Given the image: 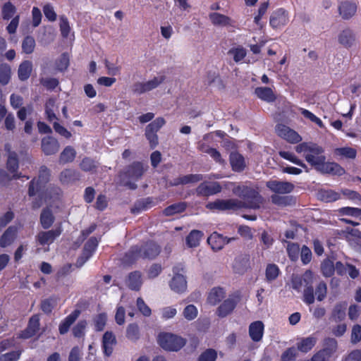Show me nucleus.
Masks as SVG:
<instances>
[{
	"label": "nucleus",
	"mask_w": 361,
	"mask_h": 361,
	"mask_svg": "<svg viewBox=\"0 0 361 361\" xmlns=\"http://www.w3.org/2000/svg\"><path fill=\"white\" fill-rule=\"evenodd\" d=\"M287 252L290 259L292 261H295L298 256L299 245L296 243H288L287 246Z\"/></svg>",
	"instance_id": "nucleus-62"
},
{
	"label": "nucleus",
	"mask_w": 361,
	"mask_h": 361,
	"mask_svg": "<svg viewBox=\"0 0 361 361\" xmlns=\"http://www.w3.org/2000/svg\"><path fill=\"white\" fill-rule=\"evenodd\" d=\"M250 268V256L241 255L238 256L233 262V269L235 274L242 275Z\"/></svg>",
	"instance_id": "nucleus-17"
},
{
	"label": "nucleus",
	"mask_w": 361,
	"mask_h": 361,
	"mask_svg": "<svg viewBox=\"0 0 361 361\" xmlns=\"http://www.w3.org/2000/svg\"><path fill=\"white\" fill-rule=\"evenodd\" d=\"M266 186L276 195H286L290 193L295 186L293 183L287 181H279L276 180L267 182Z\"/></svg>",
	"instance_id": "nucleus-9"
},
{
	"label": "nucleus",
	"mask_w": 361,
	"mask_h": 361,
	"mask_svg": "<svg viewBox=\"0 0 361 361\" xmlns=\"http://www.w3.org/2000/svg\"><path fill=\"white\" fill-rule=\"evenodd\" d=\"M235 240V238L224 237L216 232H214L207 238V243L211 245L213 250L219 251L221 250L225 245L228 244Z\"/></svg>",
	"instance_id": "nucleus-14"
},
{
	"label": "nucleus",
	"mask_w": 361,
	"mask_h": 361,
	"mask_svg": "<svg viewBox=\"0 0 361 361\" xmlns=\"http://www.w3.org/2000/svg\"><path fill=\"white\" fill-rule=\"evenodd\" d=\"M147 168V166H145L142 163L139 161L132 163L126 169L124 172L120 173L118 176L120 184L131 190L136 189L137 185L130 180L135 181L137 180L142 177Z\"/></svg>",
	"instance_id": "nucleus-3"
},
{
	"label": "nucleus",
	"mask_w": 361,
	"mask_h": 361,
	"mask_svg": "<svg viewBox=\"0 0 361 361\" xmlns=\"http://www.w3.org/2000/svg\"><path fill=\"white\" fill-rule=\"evenodd\" d=\"M203 236L202 231L192 230L186 238V243L190 247H195L200 245V242Z\"/></svg>",
	"instance_id": "nucleus-42"
},
{
	"label": "nucleus",
	"mask_w": 361,
	"mask_h": 361,
	"mask_svg": "<svg viewBox=\"0 0 361 361\" xmlns=\"http://www.w3.org/2000/svg\"><path fill=\"white\" fill-rule=\"evenodd\" d=\"M339 212L343 215L360 217L361 219V209L359 208L350 207H343L339 209Z\"/></svg>",
	"instance_id": "nucleus-60"
},
{
	"label": "nucleus",
	"mask_w": 361,
	"mask_h": 361,
	"mask_svg": "<svg viewBox=\"0 0 361 361\" xmlns=\"http://www.w3.org/2000/svg\"><path fill=\"white\" fill-rule=\"evenodd\" d=\"M165 79L164 75H160L146 82H136L132 85L131 89L134 94H142L156 89L164 82Z\"/></svg>",
	"instance_id": "nucleus-7"
},
{
	"label": "nucleus",
	"mask_w": 361,
	"mask_h": 361,
	"mask_svg": "<svg viewBox=\"0 0 361 361\" xmlns=\"http://www.w3.org/2000/svg\"><path fill=\"white\" fill-rule=\"evenodd\" d=\"M54 221V216L49 209L42 210L40 215V223L44 229H47L51 226Z\"/></svg>",
	"instance_id": "nucleus-41"
},
{
	"label": "nucleus",
	"mask_w": 361,
	"mask_h": 361,
	"mask_svg": "<svg viewBox=\"0 0 361 361\" xmlns=\"http://www.w3.org/2000/svg\"><path fill=\"white\" fill-rule=\"evenodd\" d=\"M171 288L176 293H183L187 288V282L183 275L176 274L170 282Z\"/></svg>",
	"instance_id": "nucleus-25"
},
{
	"label": "nucleus",
	"mask_w": 361,
	"mask_h": 361,
	"mask_svg": "<svg viewBox=\"0 0 361 361\" xmlns=\"http://www.w3.org/2000/svg\"><path fill=\"white\" fill-rule=\"evenodd\" d=\"M76 157V151L71 146L66 147L61 152L59 162L61 164H65L73 161Z\"/></svg>",
	"instance_id": "nucleus-33"
},
{
	"label": "nucleus",
	"mask_w": 361,
	"mask_h": 361,
	"mask_svg": "<svg viewBox=\"0 0 361 361\" xmlns=\"http://www.w3.org/2000/svg\"><path fill=\"white\" fill-rule=\"evenodd\" d=\"M337 348V341L334 338L327 337L323 341V349L321 350L331 357L336 352Z\"/></svg>",
	"instance_id": "nucleus-36"
},
{
	"label": "nucleus",
	"mask_w": 361,
	"mask_h": 361,
	"mask_svg": "<svg viewBox=\"0 0 361 361\" xmlns=\"http://www.w3.org/2000/svg\"><path fill=\"white\" fill-rule=\"evenodd\" d=\"M276 132L279 136L289 142L298 143L302 140V137L295 130L283 124L276 126Z\"/></svg>",
	"instance_id": "nucleus-11"
},
{
	"label": "nucleus",
	"mask_w": 361,
	"mask_h": 361,
	"mask_svg": "<svg viewBox=\"0 0 361 361\" xmlns=\"http://www.w3.org/2000/svg\"><path fill=\"white\" fill-rule=\"evenodd\" d=\"M126 337L128 340L135 342L140 337V329L136 324H130L126 328Z\"/></svg>",
	"instance_id": "nucleus-45"
},
{
	"label": "nucleus",
	"mask_w": 361,
	"mask_h": 361,
	"mask_svg": "<svg viewBox=\"0 0 361 361\" xmlns=\"http://www.w3.org/2000/svg\"><path fill=\"white\" fill-rule=\"evenodd\" d=\"M317 338L314 336H309L301 338L297 343V348L302 353H307L312 349L317 343Z\"/></svg>",
	"instance_id": "nucleus-29"
},
{
	"label": "nucleus",
	"mask_w": 361,
	"mask_h": 361,
	"mask_svg": "<svg viewBox=\"0 0 361 361\" xmlns=\"http://www.w3.org/2000/svg\"><path fill=\"white\" fill-rule=\"evenodd\" d=\"M36 47L35 39L33 37L27 35L22 42L23 52L26 54H30L34 52Z\"/></svg>",
	"instance_id": "nucleus-44"
},
{
	"label": "nucleus",
	"mask_w": 361,
	"mask_h": 361,
	"mask_svg": "<svg viewBox=\"0 0 361 361\" xmlns=\"http://www.w3.org/2000/svg\"><path fill=\"white\" fill-rule=\"evenodd\" d=\"M11 76V69L7 63L0 65V83L3 85H7Z\"/></svg>",
	"instance_id": "nucleus-46"
},
{
	"label": "nucleus",
	"mask_w": 361,
	"mask_h": 361,
	"mask_svg": "<svg viewBox=\"0 0 361 361\" xmlns=\"http://www.w3.org/2000/svg\"><path fill=\"white\" fill-rule=\"evenodd\" d=\"M279 274V267L274 264H269L266 268V279L268 281L275 280Z\"/></svg>",
	"instance_id": "nucleus-57"
},
{
	"label": "nucleus",
	"mask_w": 361,
	"mask_h": 361,
	"mask_svg": "<svg viewBox=\"0 0 361 361\" xmlns=\"http://www.w3.org/2000/svg\"><path fill=\"white\" fill-rule=\"evenodd\" d=\"M257 97L268 103L273 102L276 99V96L270 87H259L255 90Z\"/></svg>",
	"instance_id": "nucleus-26"
},
{
	"label": "nucleus",
	"mask_w": 361,
	"mask_h": 361,
	"mask_svg": "<svg viewBox=\"0 0 361 361\" xmlns=\"http://www.w3.org/2000/svg\"><path fill=\"white\" fill-rule=\"evenodd\" d=\"M160 252V247L158 245L153 242L147 243L141 247L137 246L133 247L126 254V257L129 262L140 258L153 259Z\"/></svg>",
	"instance_id": "nucleus-4"
},
{
	"label": "nucleus",
	"mask_w": 361,
	"mask_h": 361,
	"mask_svg": "<svg viewBox=\"0 0 361 361\" xmlns=\"http://www.w3.org/2000/svg\"><path fill=\"white\" fill-rule=\"evenodd\" d=\"M321 270L325 277L331 276L335 271L334 262L330 259H324L321 264Z\"/></svg>",
	"instance_id": "nucleus-50"
},
{
	"label": "nucleus",
	"mask_w": 361,
	"mask_h": 361,
	"mask_svg": "<svg viewBox=\"0 0 361 361\" xmlns=\"http://www.w3.org/2000/svg\"><path fill=\"white\" fill-rule=\"evenodd\" d=\"M56 304L57 299L55 297H50L42 300L40 309L45 314H50L52 310L56 307Z\"/></svg>",
	"instance_id": "nucleus-48"
},
{
	"label": "nucleus",
	"mask_w": 361,
	"mask_h": 361,
	"mask_svg": "<svg viewBox=\"0 0 361 361\" xmlns=\"http://www.w3.org/2000/svg\"><path fill=\"white\" fill-rule=\"evenodd\" d=\"M41 148L45 155L50 156L59 152L60 145L56 138L51 136H47L42 139Z\"/></svg>",
	"instance_id": "nucleus-13"
},
{
	"label": "nucleus",
	"mask_w": 361,
	"mask_h": 361,
	"mask_svg": "<svg viewBox=\"0 0 361 361\" xmlns=\"http://www.w3.org/2000/svg\"><path fill=\"white\" fill-rule=\"evenodd\" d=\"M311 275L312 274L309 271H307L305 273L304 276L305 278H302L298 275H293L291 279L293 288L296 290L297 291H300L304 283H305L306 286L308 284L306 278H310Z\"/></svg>",
	"instance_id": "nucleus-43"
},
{
	"label": "nucleus",
	"mask_w": 361,
	"mask_h": 361,
	"mask_svg": "<svg viewBox=\"0 0 361 361\" xmlns=\"http://www.w3.org/2000/svg\"><path fill=\"white\" fill-rule=\"evenodd\" d=\"M295 151L298 153H302L305 160L314 168L326 160L325 156L322 155L323 148L314 143L299 144L295 147Z\"/></svg>",
	"instance_id": "nucleus-2"
},
{
	"label": "nucleus",
	"mask_w": 361,
	"mask_h": 361,
	"mask_svg": "<svg viewBox=\"0 0 361 361\" xmlns=\"http://www.w3.org/2000/svg\"><path fill=\"white\" fill-rule=\"evenodd\" d=\"M216 357V352L214 350L208 349L200 355L198 361H215Z\"/></svg>",
	"instance_id": "nucleus-63"
},
{
	"label": "nucleus",
	"mask_w": 361,
	"mask_h": 361,
	"mask_svg": "<svg viewBox=\"0 0 361 361\" xmlns=\"http://www.w3.org/2000/svg\"><path fill=\"white\" fill-rule=\"evenodd\" d=\"M338 11L339 14L343 19H350L355 14L357 11V5L350 1L342 2L338 7Z\"/></svg>",
	"instance_id": "nucleus-21"
},
{
	"label": "nucleus",
	"mask_w": 361,
	"mask_h": 361,
	"mask_svg": "<svg viewBox=\"0 0 361 361\" xmlns=\"http://www.w3.org/2000/svg\"><path fill=\"white\" fill-rule=\"evenodd\" d=\"M288 22V16L287 11L283 8H279L274 11L269 19L270 25L278 29L286 25Z\"/></svg>",
	"instance_id": "nucleus-12"
},
{
	"label": "nucleus",
	"mask_w": 361,
	"mask_h": 361,
	"mask_svg": "<svg viewBox=\"0 0 361 361\" xmlns=\"http://www.w3.org/2000/svg\"><path fill=\"white\" fill-rule=\"evenodd\" d=\"M61 228L59 227L54 230L41 231L37 234L36 238L40 245H44L46 244H50L53 243L54 240L61 235Z\"/></svg>",
	"instance_id": "nucleus-16"
},
{
	"label": "nucleus",
	"mask_w": 361,
	"mask_h": 361,
	"mask_svg": "<svg viewBox=\"0 0 361 361\" xmlns=\"http://www.w3.org/2000/svg\"><path fill=\"white\" fill-rule=\"evenodd\" d=\"M279 154L281 157L290 161L291 162L304 168L306 169V171H308L307 166L299 159H298L294 154L289 152H285L281 151L279 152Z\"/></svg>",
	"instance_id": "nucleus-53"
},
{
	"label": "nucleus",
	"mask_w": 361,
	"mask_h": 361,
	"mask_svg": "<svg viewBox=\"0 0 361 361\" xmlns=\"http://www.w3.org/2000/svg\"><path fill=\"white\" fill-rule=\"evenodd\" d=\"M186 209V203L181 202L176 204H173L166 208H165L163 211V214L166 216H170L175 215L176 214L181 213L184 212Z\"/></svg>",
	"instance_id": "nucleus-40"
},
{
	"label": "nucleus",
	"mask_w": 361,
	"mask_h": 361,
	"mask_svg": "<svg viewBox=\"0 0 361 361\" xmlns=\"http://www.w3.org/2000/svg\"><path fill=\"white\" fill-rule=\"evenodd\" d=\"M264 324L260 321H256L250 324L249 326V335L252 340L258 342L262 338Z\"/></svg>",
	"instance_id": "nucleus-24"
},
{
	"label": "nucleus",
	"mask_w": 361,
	"mask_h": 361,
	"mask_svg": "<svg viewBox=\"0 0 361 361\" xmlns=\"http://www.w3.org/2000/svg\"><path fill=\"white\" fill-rule=\"evenodd\" d=\"M142 283L140 272L135 271L129 274L126 280V285L131 290H140Z\"/></svg>",
	"instance_id": "nucleus-31"
},
{
	"label": "nucleus",
	"mask_w": 361,
	"mask_h": 361,
	"mask_svg": "<svg viewBox=\"0 0 361 361\" xmlns=\"http://www.w3.org/2000/svg\"><path fill=\"white\" fill-rule=\"evenodd\" d=\"M16 232L17 229L14 226L8 227L0 238L1 247H5L11 245L16 237Z\"/></svg>",
	"instance_id": "nucleus-34"
},
{
	"label": "nucleus",
	"mask_w": 361,
	"mask_h": 361,
	"mask_svg": "<svg viewBox=\"0 0 361 361\" xmlns=\"http://www.w3.org/2000/svg\"><path fill=\"white\" fill-rule=\"evenodd\" d=\"M152 203V200L149 198L141 200L135 203L133 207L131 208L130 212L133 214H137L143 210L147 209L148 206Z\"/></svg>",
	"instance_id": "nucleus-51"
},
{
	"label": "nucleus",
	"mask_w": 361,
	"mask_h": 361,
	"mask_svg": "<svg viewBox=\"0 0 361 361\" xmlns=\"http://www.w3.org/2000/svg\"><path fill=\"white\" fill-rule=\"evenodd\" d=\"M32 69V64L30 61H25L21 63L18 70V78L20 80L24 81L28 79Z\"/></svg>",
	"instance_id": "nucleus-38"
},
{
	"label": "nucleus",
	"mask_w": 361,
	"mask_h": 361,
	"mask_svg": "<svg viewBox=\"0 0 361 361\" xmlns=\"http://www.w3.org/2000/svg\"><path fill=\"white\" fill-rule=\"evenodd\" d=\"M166 123V121L162 117H158L152 123L146 126L145 130L152 133H157L159 129Z\"/></svg>",
	"instance_id": "nucleus-52"
},
{
	"label": "nucleus",
	"mask_w": 361,
	"mask_h": 361,
	"mask_svg": "<svg viewBox=\"0 0 361 361\" xmlns=\"http://www.w3.org/2000/svg\"><path fill=\"white\" fill-rule=\"evenodd\" d=\"M232 192L236 196L243 199L240 200L243 204V209H257L263 202V197L259 192L250 187L238 185L233 188Z\"/></svg>",
	"instance_id": "nucleus-1"
},
{
	"label": "nucleus",
	"mask_w": 361,
	"mask_h": 361,
	"mask_svg": "<svg viewBox=\"0 0 361 361\" xmlns=\"http://www.w3.org/2000/svg\"><path fill=\"white\" fill-rule=\"evenodd\" d=\"M240 300V298L239 294L230 295L228 298L225 300L217 308L216 314L219 317H226L233 311Z\"/></svg>",
	"instance_id": "nucleus-8"
},
{
	"label": "nucleus",
	"mask_w": 361,
	"mask_h": 361,
	"mask_svg": "<svg viewBox=\"0 0 361 361\" xmlns=\"http://www.w3.org/2000/svg\"><path fill=\"white\" fill-rule=\"evenodd\" d=\"M297 356V350L294 347L286 349L281 355V361H292Z\"/></svg>",
	"instance_id": "nucleus-64"
},
{
	"label": "nucleus",
	"mask_w": 361,
	"mask_h": 361,
	"mask_svg": "<svg viewBox=\"0 0 361 361\" xmlns=\"http://www.w3.org/2000/svg\"><path fill=\"white\" fill-rule=\"evenodd\" d=\"M212 23L218 27H226L231 25V19L223 14L219 13H212L209 15Z\"/></svg>",
	"instance_id": "nucleus-30"
},
{
	"label": "nucleus",
	"mask_w": 361,
	"mask_h": 361,
	"mask_svg": "<svg viewBox=\"0 0 361 361\" xmlns=\"http://www.w3.org/2000/svg\"><path fill=\"white\" fill-rule=\"evenodd\" d=\"M345 237L348 241L361 244V231L357 228H346Z\"/></svg>",
	"instance_id": "nucleus-56"
},
{
	"label": "nucleus",
	"mask_w": 361,
	"mask_h": 361,
	"mask_svg": "<svg viewBox=\"0 0 361 361\" xmlns=\"http://www.w3.org/2000/svg\"><path fill=\"white\" fill-rule=\"evenodd\" d=\"M80 179V173L71 169H66L59 174V180L63 185L73 184Z\"/></svg>",
	"instance_id": "nucleus-20"
},
{
	"label": "nucleus",
	"mask_w": 361,
	"mask_h": 361,
	"mask_svg": "<svg viewBox=\"0 0 361 361\" xmlns=\"http://www.w3.org/2000/svg\"><path fill=\"white\" fill-rule=\"evenodd\" d=\"M225 297V292L223 288L217 287L211 290L209 293L207 301L209 304L215 305Z\"/></svg>",
	"instance_id": "nucleus-37"
},
{
	"label": "nucleus",
	"mask_w": 361,
	"mask_h": 361,
	"mask_svg": "<svg viewBox=\"0 0 361 361\" xmlns=\"http://www.w3.org/2000/svg\"><path fill=\"white\" fill-rule=\"evenodd\" d=\"M316 170L322 173H331L341 176L345 173V170L338 164L335 162H325L323 161L315 168Z\"/></svg>",
	"instance_id": "nucleus-15"
},
{
	"label": "nucleus",
	"mask_w": 361,
	"mask_h": 361,
	"mask_svg": "<svg viewBox=\"0 0 361 361\" xmlns=\"http://www.w3.org/2000/svg\"><path fill=\"white\" fill-rule=\"evenodd\" d=\"M319 200L326 202H331L340 198V195L331 190H320L317 193Z\"/></svg>",
	"instance_id": "nucleus-39"
},
{
	"label": "nucleus",
	"mask_w": 361,
	"mask_h": 361,
	"mask_svg": "<svg viewBox=\"0 0 361 361\" xmlns=\"http://www.w3.org/2000/svg\"><path fill=\"white\" fill-rule=\"evenodd\" d=\"M271 201L276 205L284 207L291 204L293 199L290 196H283L274 194L271 196Z\"/></svg>",
	"instance_id": "nucleus-49"
},
{
	"label": "nucleus",
	"mask_w": 361,
	"mask_h": 361,
	"mask_svg": "<svg viewBox=\"0 0 361 361\" xmlns=\"http://www.w3.org/2000/svg\"><path fill=\"white\" fill-rule=\"evenodd\" d=\"M204 178L202 174H188L178 177L171 183V185L177 186L178 185H186L188 183H195L202 180Z\"/></svg>",
	"instance_id": "nucleus-22"
},
{
	"label": "nucleus",
	"mask_w": 361,
	"mask_h": 361,
	"mask_svg": "<svg viewBox=\"0 0 361 361\" xmlns=\"http://www.w3.org/2000/svg\"><path fill=\"white\" fill-rule=\"evenodd\" d=\"M327 286L326 283L321 281L316 288L315 294L319 301H322L326 295Z\"/></svg>",
	"instance_id": "nucleus-61"
},
{
	"label": "nucleus",
	"mask_w": 361,
	"mask_h": 361,
	"mask_svg": "<svg viewBox=\"0 0 361 361\" xmlns=\"http://www.w3.org/2000/svg\"><path fill=\"white\" fill-rule=\"evenodd\" d=\"M197 309L193 305H187L183 311V315L188 321L194 320L197 317Z\"/></svg>",
	"instance_id": "nucleus-54"
},
{
	"label": "nucleus",
	"mask_w": 361,
	"mask_h": 361,
	"mask_svg": "<svg viewBox=\"0 0 361 361\" xmlns=\"http://www.w3.org/2000/svg\"><path fill=\"white\" fill-rule=\"evenodd\" d=\"M39 329V317L38 314L33 315L29 321L28 326L23 332L22 337L28 338L34 336Z\"/></svg>",
	"instance_id": "nucleus-27"
},
{
	"label": "nucleus",
	"mask_w": 361,
	"mask_h": 361,
	"mask_svg": "<svg viewBox=\"0 0 361 361\" xmlns=\"http://www.w3.org/2000/svg\"><path fill=\"white\" fill-rule=\"evenodd\" d=\"M158 343L163 349L176 352L185 345L186 340L176 334L162 333L159 335Z\"/></svg>",
	"instance_id": "nucleus-5"
},
{
	"label": "nucleus",
	"mask_w": 361,
	"mask_h": 361,
	"mask_svg": "<svg viewBox=\"0 0 361 361\" xmlns=\"http://www.w3.org/2000/svg\"><path fill=\"white\" fill-rule=\"evenodd\" d=\"M16 11V7L11 2H6L4 4L1 10L2 18L4 20H8L13 16Z\"/></svg>",
	"instance_id": "nucleus-55"
},
{
	"label": "nucleus",
	"mask_w": 361,
	"mask_h": 361,
	"mask_svg": "<svg viewBox=\"0 0 361 361\" xmlns=\"http://www.w3.org/2000/svg\"><path fill=\"white\" fill-rule=\"evenodd\" d=\"M334 153L337 156H341L350 159H355L357 155L356 149L349 147L336 148L334 150Z\"/></svg>",
	"instance_id": "nucleus-47"
},
{
	"label": "nucleus",
	"mask_w": 361,
	"mask_h": 361,
	"mask_svg": "<svg viewBox=\"0 0 361 361\" xmlns=\"http://www.w3.org/2000/svg\"><path fill=\"white\" fill-rule=\"evenodd\" d=\"M106 318L107 316L105 313L99 314L94 317V322L97 331H101L104 329L106 325Z\"/></svg>",
	"instance_id": "nucleus-59"
},
{
	"label": "nucleus",
	"mask_w": 361,
	"mask_h": 361,
	"mask_svg": "<svg viewBox=\"0 0 361 361\" xmlns=\"http://www.w3.org/2000/svg\"><path fill=\"white\" fill-rule=\"evenodd\" d=\"M355 39V34L350 28L344 29L338 36V42L345 48L351 47L354 44Z\"/></svg>",
	"instance_id": "nucleus-19"
},
{
	"label": "nucleus",
	"mask_w": 361,
	"mask_h": 361,
	"mask_svg": "<svg viewBox=\"0 0 361 361\" xmlns=\"http://www.w3.org/2000/svg\"><path fill=\"white\" fill-rule=\"evenodd\" d=\"M116 344V339L114 334L111 331H106L102 337V347L106 356L109 357L112 354Z\"/></svg>",
	"instance_id": "nucleus-18"
},
{
	"label": "nucleus",
	"mask_w": 361,
	"mask_h": 361,
	"mask_svg": "<svg viewBox=\"0 0 361 361\" xmlns=\"http://www.w3.org/2000/svg\"><path fill=\"white\" fill-rule=\"evenodd\" d=\"M346 303L336 304L332 311L330 319L335 322H341L345 317Z\"/></svg>",
	"instance_id": "nucleus-35"
},
{
	"label": "nucleus",
	"mask_w": 361,
	"mask_h": 361,
	"mask_svg": "<svg viewBox=\"0 0 361 361\" xmlns=\"http://www.w3.org/2000/svg\"><path fill=\"white\" fill-rule=\"evenodd\" d=\"M229 161L233 171L235 172L243 171L246 166L244 157L238 152H231Z\"/></svg>",
	"instance_id": "nucleus-23"
},
{
	"label": "nucleus",
	"mask_w": 361,
	"mask_h": 361,
	"mask_svg": "<svg viewBox=\"0 0 361 361\" xmlns=\"http://www.w3.org/2000/svg\"><path fill=\"white\" fill-rule=\"evenodd\" d=\"M221 189V186L218 182L204 181L197 186L195 193L197 196L208 197L220 192Z\"/></svg>",
	"instance_id": "nucleus-10"
},
{
	"label": "nucleus",
	"mask_w": 361,
	"mask_h": 361,
	"mask_svg": "<svg viewBox=\"0 0 361 361\" xmlns=\"http://www.w3.org/2000/svg\"><path fill=\"white\" fill-rule=\"evenodd\" d=\"M86 326L87 322L85 320L79 321L72 329L73 336L76 338L84 336Z\"/></svg>",
	"instance_id": "nucleus-58"
},
{
	"label": "nucleus",
	"mask_w": 361,
	"mask_h": 361,
	"mask_svg": "<svg viewBox=\"0 0 361 361\" xmlns=\"http://www.w3.org/2000/svg\"><path fill=\"white\" fill-rule=\"evenodd\" d=\"M5 150L8 153L7 168L11 172H16L18 169V159L17 154L11 151V146L5 145Z\"/></svg>",
	"instance_id": "nucleus-32"
},
{
	"label": "nucleus",
	"mask_w": 361,
	"mask_h": 361,
	"mask_svg": "<svg viewBox=\"0 0 361 361\" xmlns=\"http://www.w3.org/2000/svg\"><path fill=\"white\" fill-rule=\"evenodd\" d=\"M206 207L210 210H238L243 208V204L241 203L240 200L238 199H228L221 200L218 199L214 202H209Z\"/></svg>",
	"instance_id": "nucleus-6"
},
{
	"label": "nucleus",
	"mask_w": 361,
	"mask_h": 361,
	"mask_svg": "<svg viewBox=\"0 0 361 361\" xmlns=\"http://www.w3.org/2000/svg\"><path fill=\"white\" fill-rule=\"evenodd\" d=\"M80 314L79 310H75L59 325V330L61 334H66L70 326L75 322Z\"/></svg>",
	"instance_id": "nucleus-28"
}]
</instances>
